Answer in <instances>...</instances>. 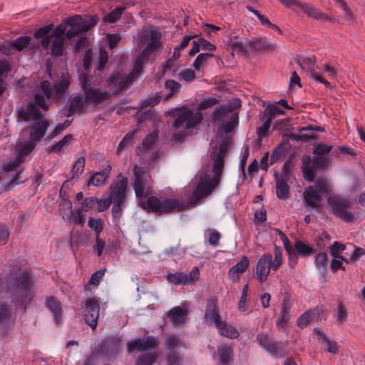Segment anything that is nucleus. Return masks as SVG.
<instances>
[{
	"mask_svg": "<svg viewBox=\"0 0 365 365\" xmlns=\"http://www.w3.org/2000/svg\"><path fill=\"white\" fill-rule=\"evenodd\" d=\"M300 10L306 14L308 17L315 20L325 21L331 19L328 14L310 4H302Z\"/></svg>",
	"mask_w": 365,
	"mask_h": 365,
	"instance_id": "4be33fe9",
	"label": "nucleus"
},
{
	"mask_svg": "<svg viewBox=\"0 0 365 365\" xmlns=\"http://www.w3.org/2000/svg\"><path fill=\"white\" fill-rule=\"evenodd\" d=\"M317 191L321 195L330 192L332 190L330 182L327 179H319L315 182Z\"/></svg>",
	"mask_w": 365,
	"mask_h": 365,
	"instance_id": "49530a36",
	"label": "nucleus"
},
{
	"mask_svg": "<svg viewBox=\"0 0 365 365\" xmlns=\"http://www.w3.org/2000/svg\"><path fill=\"white\" fill-rule=\"evenodd\" d=\"M128 180L122 175H118L117 179L110 187V197L113 200V210L118 207V203H121L125 197Z\"/></svg>",
	"mask_w": 365,
	"mask_h": 365,
	"instance_id": "ddd939ff",
	"label": "nucleus"
},
{
	"mask_svg": "<svg viewBox=\"0 0 365 365\" xmlns=\"http://www.w3.org/2000/svg\"><path fill=\"white\" fill-rule=\"evenodd\" d=\"M205 236L208 238L210 245L213 247L218 246L220 239L221 238V235L218 231L214 229H208L205 232Z\"/></svg>",
	"mask_w": 365,
	"mask_h": 365,
	"instance_id": "de8ad7c7",
	"label": "nucleus"
},
{
	"mask_svg": "<svg viewBox=\"0 0 365 365\" xmlns=\"http://www.w3.org/2000/svg\"><path fill=\"white\" fill-rule=\"evenodd\" d=\"M96 16L82 17L76 15L66 19L55 29L56 34H66V37L71 38L81 33L86 32L91 27L96 24Z\"/></svg>",
	"mask_w": 365,
	"mask_h": 365,
	"instance_id": "39448f33",
	"label": "nucleus"
},
{
	"mask_svg": "<svg viewBox=\"0 0 365 365\" xmlns=\"http://www.w3.org/2000/svg\"><path fill=\"white\" fill-rule=\"evenodd\" d=\"M303 197L306 205L312 208L317 207L322 199V195L312 186L306 188L303 193Z\"/></svg>",
	"mask_w": 365,
	"mask_h": 365,
	"instance_id": "b1692460",
	"label": "nucleus"
},
{
	"mask_svg": "<svg viewBox=\"0 0 365 365\" xmlns=\"http://www.w3.org/2000/svg\"><path fill=\"white\" fill-rule=\"evenodd\" d=\"M66 38L63 34H56L55 29L51 34V54L54 56H60L63 54Z\"/></svg>",
	"mask_w": 365,
	"mask_h": 365,
	"instance_id": "aec40b11",
	"label": "nucleus"
},
{
	"mask_svg": "<svg viewBox=\"0 0 365 365\" xmlns=\"http://www.w3.org/2000/svg\"><path fill=\"white\" fill-rule=\"evenodd\" d=\"M136 130H133L131 133H127L123 140L120 142L118 147V151L123 150L124 148L132 144L133 140L134 139V135L135 134Z\"/></svg>",
	"mask_w": 365,
	"mask_h": 365,
	"instance_id": "e2e57ef3",
	"label": "nucleus"
},
{
	"mask_svg": "<svg viewBox=\"0 0 365 365\" xmlns=\"http://www.w3.org/2000/svg\"><path fill=\"white\" fill-rule=\"evenodd\" d=\"M125 7H117L104 17V21L114 23L117 21L125 11Z\"/></svg>",
	"mask_w": 365,
	"mask_h": 365,
	"instance_id": "09e8293b",
	"label": "nucleus"
},
{
	"mask_svg": "<svg viewBox=\"0 0 365 365\" xmlns=\"http://www.w3.org/2000/svg\"><path fill=\"white\" fill-rule=\"evenodd\" d=\"M156 359L157 354L155 353L146 354L137 360L136 365H152Z\"/></svg>",
	"mask_w": 365,
	"mask_h": 365,
	"instance_id": "4d7b16f0",
	"label": "nucleus"
},
{
	"mask_svg": "<svg viewBox=\"0 0 365 365\" xmlns=\"http://www.w3.org/2000/svg\"><path fill=\"white\" fill-rule=\"evenodd\" d=\"M14 323L11 310L4 305L0 306V324L10 325Z\"/></svg>",
	"mask_w": 365,
	"mask_h": 365,
	"instance_id": "ea45409f",
	"label": "nucleus"
},
{
	"mask_svg": "<svg viewBox=\"0 0 365 365\" xmlns=\"http://www.w3.org/2000/svg\"><path fill=\"white\" fill-rule=\"evenodd\" d=\"M247 42L249 43L251 48L257 51H272L274 48L273 44L262 38H255Z\"/></svg>",
	"mask_w": 365,
	"mask_h": 365,
	"instance_id": "473e14b6",
	"label": "nucleus"
},
{
	"mask_svg": "<svg viewBox=\"0 0 365 365\" xmlns=\"http://www.w3.org/2000/svg\"><path fill=\"white\" fill-rule=\"evenodd\" d=\"M46 307L50 310L53 316L56 324L61 322L62 307L61 302L55 297H50L46 300Z\"/></svg>",
	"mask_w": 365,
	"mask_h": 365,
	"instance_id": "bb28decb",
	"label": "nucleus"
},
{
	"mask_svg": "<svg viewBox=\"0 0 365 365\" xmlns=\"http://www.w3.org/2000/svg\"><path fill=\"white\" fill-rule=\"evenodd\" d=\"M187 314V307L185 305H182L170 309L168 312V317L172 324L180 325L185 322Z\"/></svg>",
	"mask_w": 365,
	"mask_h": 365,
	"instance_id": "5701e85b",
	"label": "nucleus"
},
{
	"mask_svg": "<svg viewBox=\"0 0 365 365\" xmlns=\"http://www.w3.org/2000/svg\"><path fill=\"white\" fill-rule=\"evenodd\" d=\"M257 338L260 346L268 352L274 354L277 351L276 344L269 339L267 334L264 333L259 334Z\"/></svg>",
	"mask_w": 365,
	"mask_h": 365,
	"instance_id": "e433bc0d",
	"label": "nucleus"
},
{
	"mask_svg": "<svg viewBox=\"0 0 365 365\" xmlns=\"http://www.w3.org/2000/svg\"><path fill=\"white\" fill-rule=\"evenodd\" d=\"M232 348L227 344H222L218 346L217 352H213L212 357L222 365H227L232 360Z\"/></svg>",
	"mask_w": 365,
	"mask_h": 365,
	"instance_id": "412c9836",
	"label": "nucleus"
},
{
	"mask_svg": "<svg viewBox=\"0 0 365 365\" xmlns=\"http://www.w3.org/2000/svg\"><path fill=\"white\" fill-rule=\"evenodd\" d=\"M272 256L269 253H265L259 258L256 264V277L260 282H265L272 270Z\"/></svg>",
	"mask_w": 365,
	"mask_h": 365,
	"instance_id": "f3484780",
	"label": "nucleus"
},
{
	"mask_svg": "<svg viewBox=\"0 0 365 365\" xmlns=\"http://www.w3.org/2000/svg\"><path fill=\"white\" fill-rule=\"evenodd\" d=\"M83 210H78L74 214L72 213V219L68 220L67 222L74 225H83L85 222V215Z\"/></svg>",
	"mask_w": 365,
	"mask_h": 365,
	"instance_id": "052dcab7",
	"label": "nucleus"
},
{
	"mask_svg": "<svg viewBox=\"0 0 365 365\" xmlns=\"http://www.w3.org/2000/svg\"><path fill=\"white\" fill-rule=\"evenodd\" d=\"M134 182L133 184L135 195L138 198H145L150 194V187L147 185L148 176L143 169L138 166H135Z\"/></svg>",
	"mask_w": 365,
	"mask_h": 365,
	"instance_id": "4468645a",
	"label": "nucleus"
},
{
	"mask_svg": "<svg viewBox=\"0 0 365 365\" xmlns=\"http://www.w3.org/2000/svg\"><path fill=\"white\" fill-rule=\"evenodd\" d=\"M13 294L21 301V308L25 309L26 304L32 299L34 295L31 291L30 271L27 269H24L22 274L15 278Z\"/></svg>",
	"mask_w": 365,
	"mask_h": 365,
	"instance_id": "6e6552de",
	"label": "nucleus"
},
{
	"mask_svg": "<svg viewBox=\"0 0 365 365\" xmlns=\"http://www.w3.org/2000/svg\"><path fill=\"white\" fill-rule=\"evenodd\" d=\"M35 147L36 143L32 140L31 142L25 143L18 148L16 155L23 160V157L29 154Z\"/></svg>",
	"mask_w": 365,
	"mask_h": 365,
	"instance_id": "79ce46f5",
	"label": "nucleus"
},
{
	"mask_svg": "<svg viewBox=\"0 0 365 365\" xmlns=\"http://www.w3.org/2000/svg\"><path fill=\"white\" fill-rule=\"evenodd\" d=\"M314 332L317 335L318 341L325 344L327 351L336 354L338 351V346L336 341L329 339L320 328H315Z\"/></svg>",
	"mask_w": 365,
	"mask_h": 365,
	"instance_id": "cd10ccee",
	"label": "nucleus"
},
{
	"mask_svg": "<svg viewBox=\"0 0 365 365\" xmlns=\"http://www.w3.org/2000/svg\"><path fill=\"white\" fill-rule=\"evenodd\" d=\"M276 194L279 199L285 200L289 195V187L282 178L276 179Z\"/></svg>",
	"mask_w": 365,
	"mask_h": 365,
	"instance_id": "58836bf2",
	"label": "nucleus"
},
{
	"mask_svg": "<svg viewBox=\"0 0 365 365\" xmlns=\"http://www.w3.org/2000/svg\"><path fill=\"white\" fill-rule=\"evenodd\" d=\"M72 140L73 135L71 134H68L65 135L61 140H60L57 143L53 145L51 148V150L54 153H59L64 148H67L72 141Z\"/></svg>",
	"mask_w": 365,
	"mask_h": 365,
	"instance_id": "a19ab883",
	"label": "nucleus"
},
{
	"mask_svg": "<svg viewBox=\"0 0 365 365\" xmlns=\"http://www.w3.org/2000/svg\"><path fill=\"white\" fill-rule=\"evenodd\" d=\"M334 1L344 11L345 19L348 21H353L354 16L349 9L346 3L343 0H334Z\"/></svg>",
	"mask_w": 365,
	"mask_h": 365,
	"instance_id": "13d9d810",
	"label": "nucleus"
},
{
	"mask_svg": "<svg viewBox=\"0 0 365 365\" xmlns=\"http://www.w3.org/2000/svg\"><path fill=\"white\" fill-rule=\"evenodd\" d=\"M314 318V313L312 311L304 312L297 320V325L300 328H304L308 324L310 320Z\"/></svg>",
	"mask_w": 365,
	"mask_h": 365,
	"instance_id": "338daca9",
	"label": "nucleus"
},
{
	"mask_svg": "<svg viewBox=\"0 0 365 365\" xmlns=\"http://www.w3.org/2000/svg\"><path fill=\"white\" fill-rule=\"evenodd\" d=\"M332 145L325 143H318L314 146V154L317 155H323L329 153L332 149Z\"/></svg>",
	"mask_w": 365,
	"mask_h": 365,
	"instance_id": "680f3d73",
	"label": "nucleus"
},
{
	"mask_svg": "<svg viewBox=\"0 0 365 365\" xmlns=\"http://www.w3.org/2000/svg\"><path fill=\"white\" fill-rule=\"evenodd\" d=\"M168 349L174 351L176 348L182 346V341L179 336L176 335H170L167 339Z\"/></svg>",
	"mask_w": 365,
	"mask_h": 365,
	"instance_id": "864d4df0",
	"label": "nucleus"
},
{
	"mask_svg": "<svg viewBox=\"0 0 365 365\" xmlns=\"http://www.w3.org/2000/svg\"><path fill=\"white\" fill-rule=\"evenodd\" d=\"M178 78L180 81L191 82L195 78V71L190 68L183 69L179 72Z\"/></svg>",
	"mask_w": 365,
	"mask_h": 365,
	"instance_id": "5fc2aeb1",
	"label": "nucleus"
},
{
	"mask_svg": "<svg viewBox=\"0 0 365 365\" xmlns=\"http://www.w3.org/2000/svg\"><path fill=\"white\" fill-rule=\"evenodd\" d=\"M290 306L288 300H284L281 305L280 316L277 320V324L284 327L289 319Z\"/></svg>",
	"mask_w": 365,
	"mask_h": 365,
	"instance_id": "c9c22d12",
	"label": "nucleus"
},
{
	"mask_svg": "<svg viewBox=\"0 0 365 365\" xmlns=\"http://www.w3.org/2000/svg\"><path fill=\"white\" fill-rule=\"evenodd\" d=\"M158 344L157 338L153 336H148L146 339H141L140 338L129 341L127 344L128 353L132 351H143L150 350L156 347Z\"/></svg>",
	"mask_w": 365,
	"mask_h": 365,
	"instance_id": "a211bd4d",
	"label": "nucleus"
},
{
	"mask_svg": "<svg viewBox=\"0 0 365 365\" xmlns=\"http://www.w3.org/2000/svg\"><path fill=\"white\" fill-rule=\"evenodd\" d=\"M323 69V76H327L331 80H337L342 69L339 64H334L331 62H326L322 65Z\"/></svg>",
	"mask_w": 365,
	"mask_h": 365,
	"instance_id": "7c9ffc66",
	"label": "nucleus"
},
{
	"mask_svg": "<svg viewBox=\"0 0 365 365\" xmlns=\"http://www.w3.org/2000/svg\"><path fill=\"white\" fill-rule=\"evenodd\" d=\"M157 138L158 132L153 131L145 137V138L143 140L142 144L145 149H148L151 148L153 145L156 142Z\"/></svg>",
	"mask_w": 365,
	"mask_h": 365,
	"instance_id": "69168bd1",
	"label": "nucleus"
},
{
	"mask_svg": "<svg viewBox=\"0 0 365 365\" xmlns=\"http://www.w3.org/2000/svg\"><path fill=\"white\" fill-rule=\"evenodd\" d=\"M247 41H251V40L239 39L237 37L231 38L228 45L232 49V53L233 55H243L246 53L247 48H251Z\"/></svg>",
	"mask_w": 365,
	"mask_h": 365,
	"instance_id": "393cba45",
	"label": "nucleus"
},
{
	"mask_svg": "<svg viewBox=\"0 0 365 365\" xmlns=\"http://www.w3.org/2000/svg\"><path fill=\"white\" fill-rule=\"evenodd\" d=\"M165 86V88L170 91L169 93L165 94L164 96V99L165 100L170 98L172 96L179 92L181 87L179 83L173 80L166 81Z\"/></svg>",
	"mask_w": 365,
	"mask_h": 365,
	"instance_id": "a18cd8bd",
	"label": "nucleus"
},
{
	"mask_svg": "<svg viewBox=\"0 0 365 365\" xmlns=\"http://www.w3.org/2000/svg\"><path fill=\"white\" fill-rule=\"evenodd\" d=\"M85 162L86 160L84 157H79L76 160L72 168L73 178L75 176L78 177L83 173L85 167Z\"/></svg>",
	"mask_w": 365,
	"mask_h": 365,
	"instance_id": "603ef678",
	"label": "nucleus"
},
{
	"mask_svg": "<svg viewBox=\"0 0 365 365\" xmlns=\"http://www.w3.org/2000/svg\"><path fill=\"white\" fill-rule=\"evenodd\" d=\"M219 333L230 339H236L239 336V331L231 324H228L225 321L222 320L215 326Z\"/></svg>",
	"mask_w": 365,
	"mask_h": 365,
	"instance_id": "c756f323",
	"label": "nucleus"
},
{
	"mask_svg": "<svg viewBox=\"0 0 365 365\" xmlns=\"http://www.w3.org/2000/svg\"><path fill=\"white\" fill-rule=\"evenodd\" d=\"M327 205L331 208L332 214L341 220L349 223L354 220V214L349 210L351 205L349 198L339 194L331 193L327 197Z\"/></svg>",
	"mask_w": 365,
	"mask_h": 365,
	"instance_id": "0eeeda50",
	"label": "nucleus"
},
{
	"mask_svg": "<svg viewBox=\"0 0 365 365\" xmlns=\"http://www.w3.org/2000/svg\"><path fill=\"white\" fill-rule=\"evenodd\" d=\"M108 60V53L104 47L99 49L98 61L96 68L98 70H102L105 67Z\"/></svg>",
	"mask_w": 365,
	"mask_h": 365,
	"instance_id": "6e6d98bb",
	"label": "nucleus"
},
{
	"mask_svg": "<svg viewBox=\"0 0 365 365\" xmlns=\"http://www.w3.org/2000/svg\"><path fill=\"white\" fill-rule=\"evenodd\" d=\"M70 84L71 76L68 73H63L59 83L54 86L47 81H42L40 92L34 95V101L19 110V120L34 123L30 131V138L32 141H39L46 134L48 127V123L41 116L40 109L43 110L48 109L46 101L50 98L56 101L64 98L65 92Z\"/></svg>",
	"mask_w": 365,
	"mask_h": 365,
	"instance_id": "f257e3e1",
	"label": "nucleus"
},
{
	"mask_svg": "<svg viewBox=\"0 0 365 365\" xmlns=\"http://www.w3.org/2000/svg\"><path fill=\"white\" fill-rule=\"evenodd\" d=\"M139 43L145 46L141 53L136 57L133 71L127 76L114 73L108 78L107 86L113 94H117L127 87L143 71V63L153 59L158 51L162 47V33L154 26H143L139 34Z\"/></svg>",
	"mask_w": 365,
	"mask_h": 365,
	"instance_id": "f03ea898",
	"label": "nucleus"
},
{
	"mask_svg": "<svg viewBox=\"0 0 365 365\" xmlns=\"http://www.w3.org/2000/svg\"><path fill=\"white\" fill-rule=\"evenodd\" d=\"M226 151L227 147L225 143H221L218 147L214 148L212 153V169L205 170L200 174L199 181L192 192V202H195L207 197L218 185L224 167Z\"/></svg>",
	"mask_w": 365,
	"mask_h": 365,
	"instance_id": "7ed1b4c3",
	"label": "nucleus"
},
{
	"mask_svg": "<svg viewBox=\"0 0 365 365\" xmlns=\"http://www.w3.org/2000/svg\"><path fill=\"white\" fill-rule=\"evenodd\" d=\"M175 120L173 123L171 139L175 141H181L187 135V130L195 127L202 120L200 112H193L186 107L175 109Z\"/></svg>",
	"mask_w": 365,
	"mask_h": 365,
	"instance_id": "20e7f679",
	"label": "nucleus"
},
{
	"mask_svg": "<svg viewBox=\"0 0 365 365\" xmlns=\"http://www.w3.org/2000/svg\"><path fill=\"white\" fill-rule=\"evenodd\" d=\"M53 30V25L49 24L41 27L34 33V37L36 38H41V44L44 49L48 50L50 48V42L51 39V34H48Z\"/></svg>",
	"mask_w": 365,
	"mask_h": 365,
	"instance_id": "a878e982",
	"label": "nucleus"
},
{
	"mask_svg": "<svg viewBox=\"0 0 365 365\" xmlns=\"http://www.w3.org/2000/svg\"><path fill=\"white\" fill-rule=\"evenodd\" d=\"M79 81L81 88L84 91L86 103H88V105L97 106L110 98L109 92L90 86L91 79L88 75L84 73L80 74Z\"/></svg>",
	"mask_w": 365,
	"mask_h": 365,
	"instance_id": "1a4fd4ad",
	"label": "nucleus"
},
{
	"mask_svg": "<svg viewBox=\"0 0 365 365\" xmlns=\"http://www.w3.org/2000/svg\"><path fill=\"white\" fill-rule=\"evenodd\" d=\"M100 304L96 298L88 299L85 304V321L93 329H96L99 317Z\"/></svg>",
	"mask_w": 365,
	"mask_h": 365,
	"instance_id": "dca6fc26",
	"label": "nucleus"
},
{
	"mask_svg": "<svg viewBox=\"0 0 365 365\" xmlns=\"http://www.w3.org/2000/svg\"><path fill=\"white\" fill-rule=\"evenodd\" d=\"M249 266V259L243 257L240 262L233 265L229 270V276L233 281L237 280L240 275L245 272Z\"/></svg>",
	"mask_w": 365,
	"mask_h": 365,
	"instance_id": "c85d7f7f",
	"label": "nucleus"
},
{
	"mask_svg": "<svg viewBox=\"0 0 365 365\" xmlns=\"http://www.w3.org/2000/svg\"><path fill=\"white\" fill-rule=\"evenodd\" d=\"M328 159L321 155L312 158L309 155H304L302 158V170L304 177L309 182L314 181L317 168L325 167Z\"/></svg>",
	"mask_w": 365,
	"mask_h": 365,
	"instance_id": "9b49d317",
	"label": "nucleus"
},
{
	"mask_svg": "<svg viewBox=\"0 0 365 365\" xmlns=\"http://www.w3.org/2000/svg\"><path fill=\"white\" fill-rule=\"evenodd\" d=\"M106 269L103 268L97 270L94 273L92 274L91 279L89 280V283L91 284H93L94 286H98L101 279H103L105 273H106Z\"/></svg>",
	"mask_w": 365,
	"mask_h": 365,
	"instance_id": "bf43d9fd",
	"label": "nucleus"
},
{
	"mask_svg": "<svg viewBox=\"0 0 365 365\" xmlns=\"http://www.w3.org/2000/svg\"><path fill=\"white\" fill-rule=\"evenodd\" d=\"M204 319L207 324H214L215 326L218 324L222 321L220 312L217 309L216 299H207Z\"/></svg>",
	"mask_w": 365,
	"mask_h": 365,
	"instance_id": "6ab92c4d",
	"label": "nucleus"
},
{
	"mask_svg": "<svg viewBox=\"0 0 365 365\" xmlns=\"http://www.w3.org/2000/svg\"><path fill=\"white\" fill-rule=\"evenodd\" d=\"M111 166L108 165L103 171L96 173L91 178L88 185H91L96 187L103 185L108 178Z\"/></svg>",
	"mask_w": 365,
	"mask_h": 365,
	"instance_id": "2f4dec72",
	"label": "nucleus"
},
{
	"mask_svg": "<svg viewBox=\"0 0 365 365\" xmlns=\"http://www.w3.org/2000/svg\"><path fill=\"white\" fill-rule=\"evenodd\" d=\"M298 63L310 78L317 83L324 84L327 88L331 87V83L325 78V76L314 69L316 58L314 56H301L298 59Z\"/></svg>",
	"mask_w": 365,
	"mask_h": 365,
	"instance_id": "f8f14e48",
	"label": "nucleus"
},
{
	"mask_svg": "<svg viewBox=\"0 0 365 365\" xmlns=\"http://www.w3.org/2000/svg\"><path fill=\"white\" fill-rule=\"evenodd\" d=\"M14 50L22 51L26 48L33 49L34 46L31 43V37L28 36H20L12 41Z\"/></svg>",
	"mask_w": 365,
	"mask_h": 365,
	"instance_id": "4c0bfd02",
	"label": "nucleus"
},
{
	"mask_svg": "<svg viewBox=\"0 0 365 365\" xmlns=\"http://www.w3.org/2000/svg\"><path fill=\"white\" fill-rule=\"evenodd\" d=\"M222 106L216 108L212 114L213 120L226 134L232 131L238 123V113L227 110Z\"/></svg>",
	"mask_w": 365,
	"mask_h": 365,
	"instance_id": "9d476101",
	"label": "nucleus"
},
{
	"mask_svg": "<svg viewBox=\"0 0 365 365\" xmlns=\"http://www.w3.org/2000/svg\"><path fill=\"white\" fill-rule=\"evenodd\" d=\"M140 203L145 209L156 214L168 213L175 210L179 211L187 207L181 197L160 200L156 197H149L145 202L140 200Z\"/></svg>",
	"mask_w": 365,
	"mask_h": 365,
	"instance_id": "423d86ee",
	"label": "nucleus"
},
{
	"mask_svg": "<svg viewBox=\"0 0 365 365\" xmlns=\"http://www.w3.org/2000/svg\"><path fill=\"white\" fill-rule=\"evenodd\" d=\"M294 247L297 253L302 256H309L314 252L312 247L300 240L295 242Z\"/></svg>",
	"mask_w": 365,
	"mask_h": 365,
	"instance_id": "c03bdc74",
	"label": "nucleus"
},
{
	"mask_svg": "<svg viewBox=\"0 0 365 365\" xmlns=\"http://www.w3.org/2000/svg\"><path fill=\"white\" fill-rule=\"evenodd\" d=\"M200 277V271L197 267L192 268L188 274L183 272L169 273L167 275L168 281L175 285H188L197 281Z\"/></svg>",
	"mask_w": 365,
	"mask_h": 365,
	"instance_id": "2eb2a0df",
	"label": "nucleus"
},
{
	"mask_svg": "<svg viewBox=\"0 0 365 365\" xmlns=\"http://www.w3.org/2000/svg\"><path fill=\"white\" fill-rule=\"evenodd\" d=\"M283 263V255L282 250L275 247L274 248V259L272 260L271 265L272 267V270L276 272L282 264Z\"/></svg>",
	"mask_w": 365,
	"mask_h": 365,
	"instance_id": "8fccbe9b",
	"label": "nucleus"
},
{
	"mask_svg": "<svg viewBox=\"0 0 365 365\" xmlns=\"http://www.w3.org/2000/svg\"><path fill=\"white\" fill-rule=\"evenodd\" d=\"M327 263V255L325 252H319L314 257L315 266L319 269H324Z\"/></svg>",
	"mask_w": 365,
	"mask_h": 365,
	"instance_id": "774afa93",
	"label": "nucleus"
},
{
	"mask_svg": "<svg viewBox=\"0 0 365 365\" xmlns=\"http://www.w3.org/2000/svg\"><path fill=\"white\" fill-rule=\"evenodd\" d=\"M88 225L89 227L95 231L96 237L99 236L103 230V221L100 218L94 219L93 217H89Z\"/></svg>",
	"mask_w": 365,
	"mask_h": 365,
	"instance_id": "3c124183",
	"label": "nucleus"
},
{
	"mask_svg": "<svg viewBox=\"0 0 365 365\" xmlns=\"http://www.w3.org/2000/svg\"><path fill=\"white\" fill-rule=\"evenodd\" d=\"M212 56L210 53H200L193 63V67L196 71H200L202 68H203L209 59Z\"/></svg>",
	"mask_w": 365,
	"mask_h": 365,
	"instance_id": "37998d69",
	"label": "nucleus"
},
{
	"mask_svg": "<svg viewBox=\"0 0 365 365\" xmlns=\"http://www.w3.org/2000/svg\"><path fill=\"white\" fill-rule=\"evenodd\" d=\"M88 103H86L85 96L83 98H81L79 96H73L70 107L69 111L71 113H73L75 112H84L86 110V106H88Z\"/></svg>",
	"mask_w": 365,
	"mask_h": 365,
	"instance_id": "72a5a7b5",
	"label": "nucleus"
},
{
	"mask_svg": "<svg viewBox=\"0 0 365 365\" xmlns=\"http://www.w3.org/2000/svg\"><path fill=\"white\" fill-rule=\"evenodd\" d=\"M22 160L17 157L16 155L12 159L11 161L4 163L3 165V170L5 172H10L15 170L16 168L22 163Z\"/></svg>",
	"mask_w": 365,
	"mask_h": 365,
	"instance_id": "0e129e2a",
	"label": "nucleus"
},
{
	"mask_svg": "<svg viewBox=\"0 0 365 365\" xmlns=\"http://www.w3.org/2000/svg\"><path fill=\"white\" fill-rule=\"evenodd\" d=\"M58 211L62 218L67 221L72 219V203L70 200L62 199L59 203Z\"/></svg>",
	"mask_w": 365,
	"mask_h": 365,
	"instance_id": "f704fd0d",
	"label": "nucleus"
}]
</instances>
